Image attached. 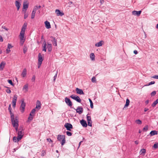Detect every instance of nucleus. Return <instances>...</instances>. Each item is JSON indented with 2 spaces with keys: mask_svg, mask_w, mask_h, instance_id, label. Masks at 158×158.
Listing matches in <instances>:
<instances>
[{
  "mask_svg": "<svg viewBox=\"0 0 158 158\" xmlns=\"http://www.w3.org/2000/svg\"><path fill=\"white\" fill-rule=\"evenodd\" d=\"M27 26V23H24L22 27L19 36L20 40V44L21 45H23L25 41V38L24 37V34Z\"/></svg>",
  "mask_w": 158,
  "mask_h": 158,
  "instance_id": "nucleus-1",
  "label": "nucleus"
},
{
  "mask_svg": "<svg viewBox=\"0 0 158 158\" xmlns=\"http://www.w3.org/2000/svg\"><path fill=\"white\" fill-rule=\"evenodd\" d=\"M57 139L60 141H61V143L62 146L64 144L65 142V137L64 135H58Z\"/></svg>",
  "mask_w": 158,
  "mask_h": 158,
  "instance_id": "nucleus-2",
  "label": "nucleus"
},
{
  "mask_svg": "<svg viewBox=\"0 0 158 158\" xmlns=\"http://www.w3.org/2000/svg\"><path fill=\"white\" fill-rule=\"evenodd\" d=\"M12 124L16 131H17L19 126V121L18 119H15L11 121Z\"/></svg>",
  "mask_w": 158,
  "mask_h": 158,
  "instance_id": "nucleus-3",
  "label": "nucleus"
},
{
  "mask_svg": "<svg viewBox=\"0 0 158 158\" xmlns=\"http://www.w3.org/2000/svg\"><path fill=\"white\" fill-rule=\"evenodd\" d=\"M70 98H72L73 99L76 101L77 102H78L80 103L81 102V99L78 96L74 95H71L70 96Z\"/></svg>",
  "mask_w": 158,
  "mask_h": 158,
  "instance_id": "nucleus-4",
  "label": "nucleus"
},
{
  "mask_svg": "<svg viewBox=\"0 0 158 158\" xmlns=\"http://www.w3.org/2000/svg\"><path fill=\"white\" fill-rule=\"evenodd\" d=\"M29 3L27 0H24L23 3V11L25 10V11H26L27 9L28 8Z\"/></svg>",
  "mask_w": 158,
  "mask_h": 158,
  "instance_id": "nucleus-5",
  "label": "nucleus"
},
{
  "mask_svg": "<svg viewBox=\"0 0 158 158\" xmlns=\"http://www.w3.org/2000/svg\"><path fill=\"white\" fill-rule=\"evenodd\" d=\"M64 127L67 130L69 131H71V129L73 128L72 125L69 123H66L64 125Z\"/></svg>",
  "mask_w": 158,
  "mask_h": 158,
  "instance_id": "nucleus-6",
  "label": "nucleus"
},
{
  "mask_svg": "<svg viewBox=\"0 0 158 158\" xmlns=\"http://www.w3.org/2000/svg\"><path fill=\"white\" fill-rule=\"evenodd\" d=\"M25 106V103L24 102L23 100L22 101L20 106V110L23 113L24 111Z\"/></svg>",
  "mask_w": 158,
  "mask_h": 158,
  "instance_id": "nucleus-7",
  "label": "nucleus"
},
{
  "mask_svg": "<svg viewBox=\"0 0 158 158\" xmlns=\"http://www.w3.org/2000/svg\"><path fill=\"white\" fill-rule=\"evenodd\" d=\"M65 101L67 104L69 106H72V103L69 98L66 97L65 98Z\"/></svg>",
  "mask_w": 158,
  "mask_h": 158,
  "instance_id": "nucleus-8",
  "label": "nucleus"
},
{
  "mask_svg": "<svg viewBox=\"0 0 158 158\" xmlns=\"http://www.w3.org/2000/svg\"><path fill=\"white\" fill-rule=\"evenodd\" d=\"M55 12L57 16H62L64 15V13L63 12H61L60 10L58 9H56V10Z\"/></svg>",
  "mask_w": 158,
  "mask_h": 158,
  "instance_id": "nucleus-9",
  "label": "nucleus"
},
{
  "mask_svg": "<svg viewBox=\"0 0 158 158\" xmlns=\"http://www.w3.org/2000/svg\"><path fill=\"white\" fill-rule=\"evenodd\" d=\"M141 13V11H136L134 10L132 12V14L133 15H137L138 16H139Z\"/></svg>",
  "mask_w": 158,
  "mask_h": 158,
  "instance_id": "nucleus-10",
  "label": "nucleus"
},
{
  "mask_svg": "<svg viewBox=\"0 0 158 158\" xmlns=\"http://www.w3.org/2000/svg\"><path fill=\"white\" fill-rule=\"evenodd\" d=\"M83 109L80 106H78L76 109V112L79 114H81L83 112Z\"/></svg>",
  "mask_w": 158,
  "mask_h": 158,
  "instance_id": "nucleus-11",
  "label": "nucleus"
},
{
  "mask_svg": "<svg viewBox=\"0 0 158 158\" xmlns=\"http://www.w3.org/2000/svg\"><path fill=\"white\" fill-rule=\"evenodd\" d=\"M76 91L77 94H84V93L81 89H80L78 88L76 89Z\"/></svg>",
  "mask_w": 158,
  "mask_h": 158,
  "instance_id": "nucleus-12",
  "label": "nucleus"
},
{
  "mask_svg": "<svg viewBox=\"0 0 158 158\" xmlns=\"http://www.w3.org/2000/svg\"><path fill=\"white\" fill-rule=\"evenodd\" d=\"M80 123L83 127H86L87 126L86 122L85 120L82 119L80 121Z\"/></svg>",
  "mask_w": 158,
  "mask_h": 158,
  "instance_id": "nucleus-13",
  "label": "nucleus"
},
{
  "mask_svg": "<svg viewBox=\"0 0 158 158\" xmlns=\"http://www.w3.org/2000/svg\"><path fill=\"white\" fill-rule=\"evenodd\" d=\"M45 27L47 29H49L51 28V26L50 23L46 21L44 22Z\"/></svg>",
  "mask_w": 158,
  "mask_h": 158,
  "instance_id": "nucleus-14",
  "label": "nucleus"
},
{
  "mask_svg": "<svg viewBox=\"0 0 158 158\" xmlns=\"http://www.w3.org/2000/svg\"><path fill=\"white\" fill-rule=\"evenodd\" d=\"M41 107V106L40 102L39 101L37 100L36 102V104L35 108L38 109V110H39L40 109Z\"/></svg>",
  "mask_w": 158,
  "mask_h": 158,
  "instance_id": "nucleus-15",
  "label": "nucleus"
},
{
  "mask_svg": "<svg viewBox=\"0 0 158 158\" xmlns=\"http://www.w3.org/2000/svg\"><path fill=\"white\" fill-rule=\"evenodd\" d=\"M51 38H52V42L53 45L56 46H57V43L56 40L55 38L53 37H51Z\"/></svg>",
  "mask_w": 158,
  "mask_h": 158,
  "instance_id": "nucleus-16",
  "label": "nucleus"
},
{
  "mask_svg": "<svg viewBox=\"0 0 158 158\" xmlns=\"http://www.w3.org/2000/svg\"><path fill=\"white\" fill-rule=\"evenodd\" d=\"M43 59L42 56L40 53H39L38 55V63H42Z\"/></svg>",
  "mask_w": 158,
  "mask_h": 158,
  "instance_id": "nucleus-17",
  "label": "nucleus"
},
{
  "mask_svg": "<svg viewBox=\"0 0 158 158\" xmlns=\"http://www.w3.org/2000/svg\"><path fill=\"white\" fill-rule=\"evenodd\" d=\"M6 64V63L5 62L2 61L0 64V70H3Z\"/></svg>",
  "mask_w": 158,
  "mask_h": 158,
  "instance_id": "nucleus-18",
  "label": "nucleus"
},
{
  "mask_svg": "<svg viewBox=\"0 0 158 158\" xmlns=\"http://www.w3.org/2000/svg\"><path fill=\"white\" fill-rule=\"evenodd\" d=\"M146 152V150L145 149L143 148L142 149L140 152L139 153L140 155H142V156H144Z\"/></svg>",
  "mask_w": 158,
  "mask_h": 158,
  "instance_id": "nucleus-19",
  "label": "nucleus"
},
{
  "mask_svg": "<svg viewBox=\"0 0 158 158\" xmlns=\"http://www.w3.org/2000/svg\"><path fill=\"white\" fill-rule=\"evenodd\" d=\"M15 5L17 7V10H18L19 9L21 4L18 1H16L15 2Z\"/></svg>",
  "mask_w": 158,
  "mask_h": 158,
  "instance_id": "nucleus-20",
  "label": "nucleus"
},
{
  "mask_svg": "<svg viewBox=\"0 0 158 158\" xmlns=\"http://www.w3.org/2000/svg\"><path fill=\"white\" fill-rule=\"evenodd\" d=\"M26 75H27V70H26V69L24 68L23 69V71L21 73V76H22L23 77H26Z\"/></svg>",
  "mask_w": 158,
  "mask_h": 158,
  "instance_id": "nucleus-21",
  "label": "nucleus"
},
{
  "mask_svg": "<svg viewBox=\"0 0 158 158\" xmlns=\"http://www.w3.org/2000/svg\"><path fill=\"white\" fill-rule=\"evenodd\" d=\"M17 95L16 94H15L14 96V97L13 99L12 103H16L17 99Z\"/></svg>",
  "mask_w": 158,
  "mask_h": 158,
  "instance_id": "nucleus-22",
  "label": "nucleus"
},
{
  "mask_svg": "<svg viewBox=\"0 0 158 158\" xmlns=\"http://www.w3.org/2000/svg\"><path fill=\"white\" fill-rule=\"evenodd\" d=\"M46 46H47V44L44 41L43 43V48L42 49V50L43 51H44V52H46Z\"/></svg>",
  "mask_w": 158,
  "mask_h": 158,
  "instance_id": "nucleus-23",
  "label": "nucleus"
},
{
  "mask_svg": "<svg viewBox=\"0 0 158 158\" xmlns=\"http://www.w3.org/2000/svg\"><path fill=\"white\" fill-rule=\"evenodd\" d=\"M103 43V41H101L98 43H97L95 44V46L97 47H99L102 45V43Z\"/></svg>",
  "mask_w": 158,
  "mask_h": 158,
  "instance_id": "nucleus-24",
  "label": "nucleus"
},
{
  "mask_svg": "<svg viewBox=\"0 0 158 158\" xmlns=\"http://www.w3.org/2000/svg\"><path fill=\"white\" fill-rule=\"evenodd\" d=\"M28 87V84H27L24 85L23 89V90H24L25 92H27V89Z\"/></svg>",
  "mask_w": 158,
  "mask_h": 158,
  "instance_id": "nucleus-25",
  "label": "nucleus"
},
{
  "mask_svg": "<svg viewBox=\"0 0 158 158\" xmlns=\"http://www.w3.org/2000/svg\"><path fill=\"white\" fill-rule=\"evenodd\" d=\"M47 48L49 52H51L52 50V44L49 43H48Z\"/></svg>",
  "mask_w": 158,
  "mask_h": 158,
  "instance_id": "nucleus-26",
  "label": "nucleus"
},
{
  "mask_svg": "<svg viewBox=\"0 0 158 158\" xmlns=\"http://www.w3.org/2000/svg\"><path fill=\"white\" fill-rule=\"evenodd\" d=\"M150 134L152 136L155 135H157L158 134V132L157 131L155 130L152 131L150 132Z\"/></svg>",
  "mask_w": 158,
  "mask_h": 158,
  "instance_id": "nucleus-27",
  "label": "nucleus"
},
{
  "mask_svg": "<svg viewBox=\"0 0 158 158\" xmlns=\"http://www.w3.org/2000/svg\"><path fill=\"white\" fill-rule=\"evenodd\" d=\"M158 103V98L155 101H154L152 105V106L154 107Z\"/></svg>",
  "mask_w": 158,
  "mask_h": 158,
  "instance_id": "nucleus-28",
  "label": "nucleus"
},
{
  "mask_svg": "<svg viewBox=\"0 0 158 158\" xmlns=\"http://www.w3.org/2000/svg\"><path fill=\"white\" fill-rule=\"evenodd\" d=\"M90 57L92 60H94L95 56L94 53H91L90 55Z\"/></svg>",
  "mask_w": 158,
  "mask_h": 158,
  "instance_id": "nucleus-29",
  "label": "nucleus"
},
{
  "mask_svg": "<svg viewBox=\"0 0 158 158\" xmlns=\"http://www.w3.org/2000/svg\"><path fill=\"white\" fill-rule=\"evenodd\" d=\"M130 102L129 99H127L126 100V103L125 105V106L127 107L129 104Z\"/></svg>",
  "mask_w": 158,
  "mask_h": 158,
  "instance_id": "nucleus-30",
  "label": "nucleus"
},
{
  "mask_svg": "<svg viewBox=\"0 0 158 158\" xmlns=\"http://www.w3.org/2000/svg\"><path fill=\"white\" fill-rule=\"evenodd\" d=\"M36 12L32 11L31 14V18L33 19L34 18Z\"/></svg>",
  "mask_w": 158,
  "mask_h": 158,
  "instance_id": "nucleus-31",
  "label": "nucleus"
},
{
  "mask_svg": "<svg viewBox=\"0 0 158 158\" xmlns=\"http://www.w3.org/2000/svg\"><path fill=\"white\" fill-rule=\"evenodd\" d=\"M27 47L25 46H24L23 48V52L24 53H26V52H27Z\"/></svg>",
  "mask_w": 158,
  "mask_h": 158,
  "instance_id": "nucleus-32",
  "label": "nucleus"
},
{
  "mask_svg": "<svg viewBox=\"0 0 158 158\" xmlns=\"http://www.w3.org/2000/svg\"><path fill=\"white\" fill-rule=\"evenodd\" d=\"M11 115V121H12L13 120H14V114L12 113L11 112H10Z\"/></svg>",
  "mask_w": 158,
  "mask_h": 158,
  "instance_id": "nucleus-33",
  "label": "nucleus"
},
{
  "mask_svg": "<svg viewBox=\"0 0 158 158\" xmlns=\"http://www.w3.org/2000/svg\"><path fill=\"white\" fill-rule=\"evenodd\" d=\"M135 122L138 124H142V122L141 121L139 120L138 119L137 120L135 121Z\"/></svg>",
  "mask_w": 158,
  "mask_h": 158,
  "instance_id": "nucleus-34",
  "label": "nucleus"
},
{
  "mask_svg": "<svg viewBox=\"0 0 158 158\" xmlns=\"http://www.w3.org/2000/svg\"><path fill=\"white\" fill-rule=\"evenodd\" d=\"M89 101L90 103V106L92 108L93 107V103L92 100H91V99L90 98H89Z\"/></svg>",
  "mask_w": 158,
  "mask_h": 158,
  "instance_id": "nucleus-35",
  "label": "nucleus"
},
{
  "mask_svg": "<svg viewBox=\"0 0 158 158\" xmlns=\"http://www.w3.org/2000/svg\"><path fill=\"white\" fill-rule=\"evenodd\" d=\"M148 128V125H146L144 127L143 129V131H147Z\"/></svg>",
  "mask_w": 158,
  "mask_h": 158,
  "instance_id": "nucleus-36",
  "label": "nucleus"
},
{
  "mask_svg": "<svg viewBox=\"0 0 158 158\" xmlns=\"http://www.w3.org/2000/svg\"><path fill=\"white\" fill-rule=\"evenodd\" d=\"M23 136L21 135H18L17 136V141H19L22 138Z\"/></svg>",
  "mask_w": 158,
  "mask_h": 158,
  "instance_id": "nucleus-37",
  "label": "nucleus"
},
{
  "mask_svg": "<svg viewBox=\"0 0 158 158\" xmlns=\"http://www.w3.org/2000/svg\"><path fill=\"white\" fill-rule=\"evenodd\" d=\"M155 83V82L154 81H152L151 82L148 83V85H145V86H148L150 85H151L154 84Z\"/></svg>",
  "mask_w": 158,
  "mask_h": 158,
  "instance_id": "nucleus-38",
  "label": "nucleus"
},
{
  "mask_svg": "<svg viewBox=\"0 0 158 158\" xmlns=\"http://www.w3.org/2000/svg\"><path fill=\"white\" fill-rule=\"evenodd\" d=\"M88 121V125L89 126L91 127L92 126V121L91 120L88 121Z\"/></svg>",
  "mask_w": 158,
  "mask_h": 158,
  "instance_id": "nucleus-39",
  "label": "nucleus"
},
{
  "mask_svg": "<svg viewBox=\"0 0 158 158\" xmlns=\"http://www.w3.org/2000/svg\"><path fill=\"white\" fill-rule=\"evenodd\" d=\"M156 94V92L155 91H154L152 92L151 94V95L152 97L154 96Z\"/></svg>",
  "mask_w": 158,
  "mask_h": 158,
  "instance_id": "nucleus-40",
  "label": "nucleus"
},
{
  "mask_svg": "<svg viewBox=\"0 0 158 158\" xmlns=\"http://www.w3.org/2000/svg\"><path fill=\"white\" fill-rule=\"evenodd\" d=\"M153 147L155 149L157 148L158 147V143H155L153 145Z\"/></svg>",
  "mask_w": 158,
  "mask_h": 158,
  "instance_id": "nucleus-41",
  "label": "nucleus"
},
{
  "mask_svg": "<svg viewBox=\"0 0 158 158\" xmlns=\"http://www.w3.org/2000/svg\"><path fill=\"white\" fill-rule=\"evenodd\" d=\"M37 9H38V7L37 6H34V7L33 11L36 12Z\"/></svg>",
  "mask_w": 158,
  "mask_h": 158,
  "instance_id": "nucleus-42",
  "label": "nucleus"
},
{
  "mask_svg": "<svg viewBox=\"0 0 158 158\" xmlns=\"http://www.w3.org/2000/svg\"><path fill=\"white\" fill-rule=\"evenodd\" d=\"M8 82L11 85L13 86L14 84L12 82V81L11 80H8Z\"/></svg>",
  "mask_w": 158,
  "mask_h": 158,
  "instance_id": "nucleus-43",
  "label": "nucleus"
},
{
  "mask_svg": "<svg viewBox=\"0 0 158 158\" xmlns=\"http://www.w3.org/2000/svg\"><path fill=\"white\" fill-rule=\"evenodd\" d=\"M66 133L67 135L69 136H71L72 135V133L69 131H67Z\"/></svg>",
  "mask_w": 158,
  "mask_h": 158,
  "instance_id": "nucleus-44",
  "label": "nucleus"
},
{
  "mask_svg": "<svg viewBox=\"0 0 158 158\" xmlns=\"http://www.w3.org/2000/svg\"><path fill=\"white\" fill-rule=\"evenodd\" d=\"M13 141L15 142H18V141H17V137L15 136L13 138Z\"/></svg>",
  "mask_w": 158,
  "mask_h": 158,
  "instance_id": "nucleus-45",
  "label": "nucleus"
},
{
  "mask_svg": "<svg viewBox=\"0 0 158 158\" xmlns=\"http://www.w3.org/2000/svg\"><path fill=\"white\" fill-rule=\"evenodd\" d=\"M28 14L27 13H26V11H25V13L24 14V18L25 19H26L27 18V17L28 16Z\"/></svg>",
  "mask_w": 158,
  "mask_h": 158,
  "instance_id": "nucleus-46",
  "label": "nucleus"
},
{
  "mask_svg": "<svg viewBox=\"0 0 158 158\" xmlns=\"http://www.w3.org/2000/svg\"><path fill=\"white\" fill-rule=\"evenodd\" d=\"M91 81L93 82H95L96 81V79L94 77H93L92 78Z\"/></svg>",
  "mask_w": 158,
  "mask_h": 158,
  "instance_id": "nucleus-47",
  "label": "nucleus"
},
{
  "mask_svg": "<svg viewBox=\"0 0 158 158\" xmlns=\"http://www.w3.org/2000/svg\"><path fill=\"white\" fill-rule=\"evenodd\" d=\"M33 116H29L28 118V120L31 121L33 119Z\"/></svg>",
  "mask_w": 158,
  "mask_h": 158,
  "instance_id": "nucleus-48",
  "label": "nucleus"
},
{
  "mask_svg": "<svg viewBox=\"0 0 158 158\" xmlns=\"http://www.w3.org/2000/svg\"><path fill=\"white\" fill-rule=\"evenodd\" d=\"M151 78H155V79H158V75H155L154 76L151 77Z\"/></svg>",
  "mask_w": 158,
  "mask_h": 158,
  "instance_id": "nucleus-49",
  "label": "nucleus"
},
{
  "mask_svg": "<svg viewBox=\"0 0 158 158\" xmlns=\"http://www.w3.org/2000/svg\"><path fill=\"white\" fill-rule=\"evenodd\" d=\"M35 76L34 75L32 76V77L31 78V80L32 81L34 82L35 80Z\"/></svg>",
  "mask_w": 158,
  "mask_h": 158,
  "instance_id": "nucleus-50",
  "label": "nucleus"
},
{
  "mask_svg": "<svg viewBox=\"0 0 158 158\" xmlns=\"http://www.w3.org/2000/svg\"><path fill=\"white\" fill-rule=\"evenodd\" d=\"M12 47H13V46H11V45L10 44H8L7 48L8 49H10V48H12Z\"/></svg>",
  "mask_w": 158,
  "mask_h": 158,
  "instance_id": "nucleus-51",
  "label": "nucleus"
},
{
  "mask_svg": "<svg viewBox=\"0 0 158 158\" xmlns=\"http://www.w3.org/2000/svg\"><path fill=\"white\" fill-rule=\"evenodd\" d=\"M35 109H33L31 111V113L32 114H35Z\"/></svg>",
  "mask_w": 158,
  "mask_h": 158,
  "instance_id": "nucleus-52",
  "label": "nucleus"
},
{
  "mask_svg": "<svg viewBox=\"0 0 158 158\" xmlns=\"http://www.w3.org/2000/svg\"><path fill=\"white\" fill-rule=\"evenodd\" d=\"M11 104H10L9 106L8 110H9L10 112H11Z\"/></svg>",
  "mask_w": 158,
  "mask_h": 158,
  "instance_id": "nucleus-53",
  "label": "nucleus"
},
{
  "mask_svg": "<svg viewBox=\"0 0 158 158\" xmlns=\"http://www.w3.org/2000/svg\"><path fill=\"white\" fill-rule=\"evenodd\" d=\"M86 117L87 121L91 120L90 116H89L88 115H87Z\"/></svg>",
  "mask_w": 158,
  "mask_h": 158,
  "instance_id": "nucleus-54",
  "label": "nucleus"
},
{
  "mask_svg": "<svg viewBox=\"0 0 158 158\" xmlns=\"http://www.w3.org/2000/svg\"><path fill=\"white\" fill-rule=\"evenodd\" d=\"M6 53L8 54V53H9L10 52V49H8V48H7L6 49Z\"/></svg>",
  "mask_w": 158,
  "mask_h": 158,
  "instance_id": "nucleus-55",
  "label": "nucleus"
},
{
  "mask_svg": "<svg viewBox=\"0 0 158 158\" xmlns=\"http://www.w3.org/2000/svg\"><path fill=\"white\" fill-rule=\"evenodd\" d=\"M6 92L8 94H10L11 92L10 90L9 89L6 90Z\"/></svg>",
  "mask_w": 158,
  "mask_h": 158,
  "instance_id": "nucleus-56",
  "label": "nucleus"
},
{
  "mask_svg": "<svg viewBox=\"0 0 158 158\" xmlns=\"http://www.w3.org/2000/svg\"><path fill=\"white\" fill-rule=\"evenodd\" d=\"M18 135H21L23 136V134L21 131H19L18 133Z\"/></svg>",
  "mask_w": 158,
  "mask_h": 158,
  "instance_id": "nucleus-57",
  "label": "nucleus"
},
{
  "mask_svg": "<svg viewBox=\"0 0 158 158\" xmlns=\"http://www.w3.org/2000/svg\"><path fill=\"white\" fill-rule=\"evenodd\" d=\"M3 41V39L2 36L0 35V41L2 42Z\"/></svg>",
  "mask_w": 158,
  "mask_h": 158,
  "instance_id": "nucleus-58",
  "label": "nucleus"
},
{
  "mask_svg": "<svg viewBox=\"0 0 158 158\" xmlns=\"http://www.w3.org/2000/svg\"><path fill=\"white\" fill-rule=\"evenodd\" d=\"M46 154V152L45 151H43L42 154H41V156H44V155H45Z\"/></svg>",
  "mask_w": 158,
  "mask_h": 158,
  "instance_id": "nucleus-59",
  "label": "nucleus"
},
{
  "mask_svg": "<svg viewBox=\"0 0 158 158\" xmlns=\"http://www.w3.org/2000/svg\"><path fill=\"white\" fill-rule=\"evenodd\" d=\"M47 140L49 142H52V140L50 138H48Z\"/></svg>",
  "mask_w": 158,
  "mask_h": 158,
  "instance_id": "nucleus-60",
  "label": "nucleus"
},
{
  "mask_svg": "<svg viewBox=\"0 0 158 158\" xmlns=\"http://www.w3.org/2000/svg\"><path fill=\"white\" fill-rule=\"evenodd\" d=\"M42 64V63H38V68H40L41 64Z\"/></svg>",
  "mask_w": 158,
  "mask_h": 158,
  "instance_id": "nucleus-61",
  "label": "nucleus"
},
{
  "mask_svg": "<svg viewBox=\"0 0 158 158\" xmlns=\"http://www.w3.org/2000/svg\"><path fill=\"white\" fill-rule=\"evenodd\" d=\"M56 77H57V73H56V74L54 76V79H53L54 81H55V80L56 78Z\"/></svg>",
  "mask_w": 158,
  "mask_h": 158,
  "instance_id": "nucleus-62",
  "label": "nucleus"
},
{
  "mask_svg": "<svg viewBox=\"0 0 158 158\" xmlns=\"http://www.w3.org/2000/svg\"><path fill=\"white\" fill-rule=\"evenodd\" d=\"M134 53L135 54H137L138 53L137 51L136 50H134Z\"/></svg>",
  "mask_w": 158,
  "mask_h": 158,
  "instance_id": "nucleus-63",
  "label": "nucleus"
},
{
  "mask_svg": "<svg viewBox=\"0 0 158 158\" xmlns=\"http://www.w3.org/2000/svg\"><path fill=\"white\" fill-rule=\"evenodd\" d=\"M145 104L147 105L148 104V103H149V100H146L145 102Z\"/></svg>",
  "mask_w": 158,
  "mask_h": 158,
  "instance_id": "nucleus-64",
  "label": "nucleus"
}]
</instances>
